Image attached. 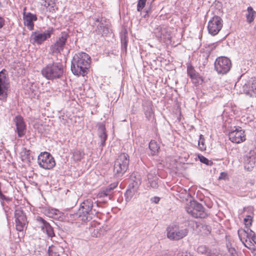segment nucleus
<instances>
[{"label":"nucleus","mask_w":256,"mask_h":256,"mask_svg":"<svg viewBox=\"0 0 256 256\" xmlns=\"http://www.w3.org/2000/svg\"><path fill=\"white\" fill-rule=\"evenodd\" d=\"M90 56L86 52L76 54L73 56L71 63V70L76 76H84L90 68Z\"/></svg>","instance_id":"f257e3e1"},{"label":"nucleus","mask_w":256,"mask_h":256,"mask_svg":"<svg viewBox=\"0 0 256 256\" xmlns=\"http://www.w3.org/2000/svg\"><path fill=\"white\" fill-rule=\"evenodd\" d=\"M98 201L94 198H89L84 200L80 205L76 215L84 222L91 220L94 215L98 212L96 208L98 207Z\"/></svg>","instance_id":"f03ea898"},{"label":"nucleus","mask_w":256,"mask_h":256,"mask_svg":"<svg viewBox=\"0 0 256 256\" xmlns=\"http://www.w3.org/2000/svg\"><path fill=\"white\" fill-rule=\"evenodd\" d=\"M64 67L60 62L49 64L42 70V75L46 79L54 80L60 78L64 73Z\"/></svg>","instance_id":"7ed1b4c3"},{"label":"nucleus","mask_w":256,"mask_h":256,"mask_svg":"<svg viewBox=\"0 0 256 256\" xmlns=\"http://www.w3.org/2000/svg\"><path fill=\"white\" fill-rule=\"evenodd\" d=\"M130 157L126 153H122L118 156L114 162V174L115 176H122L128 169Z\"/></svg>","instance_id":"20e7f679"},{"label":"nucleus","mask_w":256,"mask_h":256,"mask_svg":"<svg viewBox=\"0 0 256 256\" xmlns=\"http://www.w3.org/2000/svg\"><path fill=\"white\" fill-rule=\"evenodd\" d=\"M189 230L186 228L177 224L169 226L166 228L167 237L170 240H178L186 237Z\"/></svg>","instance_id":"39448f33"},{"label":"nucleus","mask_w":256,"mask_h":256,"mask_svg":"<svg viewBox=\"0 0 256 256\" xmlns=\"http://www.w3.org/2000/svg\"><path fill=\"white\" fill-rule=\"evenodd\" d=\"M185 208L187 212L194 218H204L208 216L202 204L196 201H190Z\"/></svg>","instance_id":"423d86ee"},{"label":"nucleus","mask_w":256,"mask_h":256,"mask_svg":"<svg viewBox=\"0 0 256 256\" xmlns=\"http://www.w3.org/2000/svg\"><path fill=\"white\" fill-rule=\"evenodd\" d=\"M54 32L53 28H48L43 32L36 30L32 32L30 36V41L32 44L40 45L51 37Z\"/></svg>","instance_id":"0eeeda50"},{"label":"nucleus","mask_w":256,"mask_h":256,"mask_svg":"<svg viewBox=\"0 0 256 256\" xmlns=\"http://www.w3.org/2000/svg\"><path fill=\"white\" fill-rule=\"evenodd\" d=\"M10 88L9 78L6 71L2 70L0 72V100L6 102L8 91Z\"/></svg>","instance_id":"6e6552de"},{"label":"nucleus","mask_w":256,"mask_h":256,"mask_svg":"<svg viewBox=\"0 0 256 256\" xmlns=\"http://www.w3.org/2000/svg\"><path fill=\"white\" fill-rule=\"evenodd\" d=\"M232 62L226 56L218 58L214 62V69L218 74H225L230 70Z\"/></svg>","instance_id":"1a4fd4ad"},{"label":"nucleus","mask_w":256,"mask_h":256,"mask_svg":"<svg viewBox=\"0 0 256 256\" xmlns=\"http://www.w3.org/2000/svg\"><path fill=\"white\" fill-rule=\"evenodd\" d=\"M38 163L40 166L45 170L52 169L56 165L53 156L48 152H42L38 158Z\"/></svg>","instance_id":"9d476101"},{"label":"nucleus","mask_w":256,"mask_h":256,"mask_svg":"<svg viewBox=\"0 0 256 256\" xmlns=\"http://www.w3.org/2000/svg\"><path fill=\"white\" fill-rule=\"evenodd\" d=\"M68 34L65 32H62L56 42L50 47V50L52 54H60L64 48L66 42L68 38Z\"/></svg>","instance_id":"9b49d317"},{"label":"nucleus","mask_w":256,"mask_h":256,"mask_svg":"<svg viewBox=\"0 0 256 256\" xmlns=\"http://www.w3.org/2000/svg\"><path fill=\"white\" fill-rule=\"evenodd\" d=\"M222 27V20L218 16H214L210 19L208 25V30L209 34L212 36H216L218 34Z\"/></svg>","instance_id":"f8f14e48"},{"label":"nucleus","mask_w":256,"mask_h":256,"mask_svg":"<svg viewBox=\"0 0 256 256\" xmlns=\"http://www.w3.org/2000/svg\"><path fill=\"white\" fill-rule=\"evenodd\" d=\"M238 234L239 238L244 245L246 247L250 248L252 245L251 237L254 236V232L248 228H246V229H239Z\"/></svg>","instance_id":"ddd939ff"},{"label":"nucleus","mask_w":256,"mask_h":256,"mask_svg":"<svg viewBox=\"0 0 256 256\" xmlns=\"http://www.w3.org/2000/svg\"><path fill=\"white\" fill-rule=\"evenodd\" d=\"M36 221L43 232L46 234L52 240L53 238L55 236V234L54 229L50 224L43 218L39 216L36 218Z\"/></svg>","instance_id":"4468645a"},{"label":"nucleus","mask_w":256,"mask_h":256,"mask_svg":"<svg viewBox=\"0 0 256 256\" xmlns=\"http://www.w3.org/2000/svg\"><path fill=\"white\" fill-rule=\"evenodd\" d=\"M14 217L16 230L22 232L27 222L26 215L22 210L16 209L15 210Z\"/></svg>","instance_id":"2eb2a0df"},{"label":"nucleus","mask_w":256,"mask_h":256,"mask_svg":"<svg viewBox=\"0 0 256 256\" xmlns=\"http://www.w3.org/2000/svg\"><path fill=\"white\" fill-rule=\"evenodd\" d=\"M256 152L254 150H250L244 156V164L245 169L250 171L254 168L256 162Z\"/></svg>","instance_id":"dca6fc26"},{"label":"nucleus","mask_w":256,"mask_h":256,"mask_svg":"<svg viewBox=\"0 0 256 256\" xmlns=\"http://www.w3.org/2000/svg\"><path fill=\"white\" fill-rule=\"evenodd\" d=\"M240 128H236L234 130L230 132L228 134L229 139L232 142L238 144L245 140L244 132Z\"/></svg>","instance_id":"f3484780"},{"label":"nucleus","mask_w":256,"mask_h":256,"mask_svg":"<svg viewBox=\"0 0 256 256\" xmlns=\"http://www.w3.org/2000/svg\"><path fill=\"white\" fill-rule=\"evenodd\" d=\"M243 91L250 96L256 94V78H252L243 86Z\"/></svg>","instance_id":"a211bd4d"},{"label":"nucleus","mask_w":256,"mask_h":256,"mask_svg":"<svg viewBox=\"0 0 256 256\" xmlns=\"http://www.w3.org/2000/svg\"><path fill=\"white\" fill-rule=\"evenodd\" d=\"M94 24L96 26L97 28L96 31L102 36H106L110 32V28L107 24L104 23L102 18H96L94 22Z\"/></svg>","instance_id":"6ab92c4d"},{"label":"nucleus","mask_w":256,"mask_h":256,"mask_svg":"<svg viewBox=\"0 0 256 256\" xmlns=\"http://www.w3.org/2000/svg\"><path fill=\"white\" fill-rule=\"evenodd\" d=\"M15 123L18 136L21 138L26 132V125L23 118L20 116H16L15 118Z\"/></svg>","instance_id":"aec40b11"},{"label":"nucleus","mask_w":256,"mask_h":256,"mask_svg":"<svg viewBox=\"0 0 256 256\" xmlns=\"http://www.w3.org/2000/svg\"><path fill=\"white\" fill-rule=\"evenodd\" d=\"M43 213L46 216L54 219H58L63 215V214L58 209L49 207L44 208Z\"/></svg>","instance_id":"412c9836"},{"label":"nucleus","mask_w":256,"mask_h":256,"mask_svg":"<svg viewBox=\"0 0 256 256\" xmlns=\"http://www.w3.org/2000/svg\"><path fill=\"white\" fill-rule=\"evenodd\" d=\"M36 20L37 17L36 14H32L30 12H28L26 14H24V24L30 30L34 29V22L36 21Z\"/></svg>","instance_id":"4be33fe9"},{"label":"nucleus","mask_w":256,"mask_h":256,"mask_svg":"<svg viewBox=\"0 0 256 256\" xmlns=\"http://www.w3.org/2000/svg\"><path fill=\"white\" fill-rule=\"evenodd\" d=\"M158 178L156 176V170L154 172L151 171L148 174V187H150L152 188H156L158 186Z\"/></svg>","instance_id":"5701e85b"},{"label":"nucleus","mask_w":256,"mask_h":256,"mask_svg":"<svg viewBox=\"0 0 256 256\" xmlns=\"http://www.w3.org/2000/svg\"><path fill=\"white\" fill-rule=\"evenodd\" d=\"M158 32H156V36L160 38V40L166 42L167 40H170L171 34L170 32L166 28H158Z\"/></svg>","instance_id":"b1692460"},{"label":"nucleus","mask_w":256,"mask_h":256,"mask_svg":"<svg viewBox=\"0 0 256 256\" xmlns=\"http://www.w3.org/2000/svg\"><path fill=\"white\" fill-rule=\"evenodd\" d=\"M98 134L100 141V146L102 147L105 145V142L107 138V134L106 132V128L103 124L98 126Z\"/></svg>","instance_id":"393cba45"},{"label":"nucleus","mask_w":256,"mask_h":256,"mask_svg":"<svg viewBox=\"0 0 256 256\" xmlns=\"http://www.w3.org/2000/svg\"><path fill=\"white\" fill-rule=\"evenodd\" d=\"M22 160L24 162H30L33 159L31 152L26 148H23L20 153Z\"/></svg>","instance_id":"a878e982"},{"label":"nucleus","mask_w":256,"mask_h":256,"mask_svg":"<svg viewBox=\"0 0 256 256\" xmlns=\"http://www.w3.org/2000/svg\"><path fill=\"white\" fill-rule=\"evenodd\" d=\"M256 16V12L254 10L252 6H248L247 8V14H246V22L251 24L254 22Z\"/></svg>","instance_id":"bb28decb"},{"label":"nucleus","mask_w":256,"mask_h":256,"mask_svg":"<svg viewBox=\"0 0 256 256\" xmlns=\"http://www.w3.org/2000/svg\"><path fill=\"white\" fill-rule=\"evenodd\" d=\"M131 182H132L130 184L128 187L137 191L141 184L140 178H136V176H132L131 178Z\"/></svg>","instance_id":"cd10ccee"},{"label":"nucleus","mask_w":256,"mask_h":256,"mask_svg":"<svg viewBox=\"0 0 256 256\" xmlns=\"http://www.w3.org/2000/svg\"><path fill=\"white\" fill-rule=\"evenodd\" d=\"M40 3L42 6L46 8H49V10L50 12L54 10L56 3L54 0H42Z\"/></svg>","instance_id":"c85d7f7f"},{"label":"nucleus","mask_w":256,"mask_h":256,"mask_svg":"<svg viewBox=\"0 0 256 256\" xmlns=\"http://www.w3.org/2000/svg\"><path fill=\"white\" fill-rule=\"evenodd\" d=\"M84 155L83 150L76 149L74 150L72 158L74 161H80L83 158Z\"/></svg>","instance_id":"c756f323"},{"label":"nucleus","mask_w":256,"mask_h":256,"mask_svg":"<svg viewBox=\"0 0 256 256\" xmlns=\"http://www.w3.org/2000/svg\"><path fill=\"white\" fill-rule=\"evenodd\" d=\"M144 110L146 117L150 119L153 113L151 104L148 103L146 105H144Z\"/></svg>","instance_id":"7c9ffc66"},{"label":"nucleus","mask_w":256,"mask_h":256,"mask_svg":"<svg viewBox=\"0 0 256 256\" xmlns=\"http://www.w3.org/2000/svg\"><path fill=\"white\" fill-rule=\"evenodd\" d=\"M58 249L62 250L60 247L58 248L53 246H50L48 250L49 256H60Z\"/></svg>","instance_id":"2f4dec72"},{"label":"nucleus","mask_w":256,"mask_h":256,"mask_svg":"<svg viewBox=\"0 0 256 256\" xmlns=\"http://www.w3.org/2000/svg\"><path fill=\"white\" fill-rule=\"evenodd\" d=\"M149 148L151 151L152 155H154L158 152L159 146L156 142L154 140H151L149 144Z\"/></svg>","instance_id":"473e14b6"},{"label":"nucleus","mask_w":256,"mask_h":256,"mask_svg":"<svg viewBox=\"0 0 256 256\" xmlns=\"http://www.w3.org/2000/svg\"><path fill=\"white\" fill-rule=\"evenodd\" d=\"M136 192V190L128 187V188L126 190L124 194L126 201H130L134 195V194Z\"/></svg>","instance_id":"72a5a7b5"},{"label":"nucleus","mask_w":256,"mask_h":256,"mask_svg":"<svg viewBox=\"0 0 256 256\" xmlns=\"http://www.w3.org/2000/svg\"><path fill=\"white\" fill-rule=\"evenodd\" d=\"M198 148L201 151H204L206 150V145L205 144V140L204 136L202 134L199 136V140L198 141Z\"/></svg>","instance_id":"f704fd0d"},{"label":"nucleus","mask_w":256,"mask_h":256,"mask_svg":"<svg viewBox=\"0 0 256 256\" xmlns=\"http://www.w3.org/2000/svg\"><path fill=\"white\" fill-rule=\"evenodd\" d=\"M192 82L195 85H198L201 84L203 81L202 78L200 76V75L197 73L194 76L190 78Z\"/></svg>","instance_id":"c9c22d12"},{"label":"nucleus","mask_w":256,"mask_h":256,"mask_svg":"<svg viewBox=\"0 0 256 256\" xmlns=\"http://www.w3.org/2000/svg\"><path fill=\"white\" fill-rule=\"evenodd\" d=\"M1 186L2 184L0 182V202L2 206H4V202L6 201L8 202L10 200V199L8 197L2 194V191L1 190Z\"/></svg>","instance_id":"e433bc0d"},{"label":"nucleus","mask_w":256,"mask_h":256,"mask_svg":"<svg viewBox=\"0 0 256 256\" xmlns=\"http://www.w3.org/2000/svg\"><path fill=\"white\" fill-rule=\"evenodd\" d=\"M198 158L201 162L205 164L208 166H210L212 164V162L211 160H208V158L202 155H198Z\"/></svg>","instance_id":"4c0bfd02"},{"label":"nucleus","mask_w":256,"mask_h":256,"mask_svg":"<svg viewBox=\"0 0 256 256\" xmlns=\"http://www.w3.org/2000/svg\"><path fill=\"white\" fill-rule=\"evenodd\" d=\"M206 255L208 256H220V253L218 250L215 248H208Z\"/></svg>","instance_id":"58836bf2"},{"label":"nucleus","mask_w":256,"mask_h":256,"mask_svg":"<svg viewBox=\"0 0 256 256\" xmlns=\"http://www.w3.org/2000/svg\"><path fill=\"white\" fill-rule=\"evenodd\" d=\"M147 0H138L137 4V10L138 12L142 11L144 7Z\"/></svg>","instance_id":"ea45409f"},{"label":"nucleus","mask_w":256,"mask_h":256,"mask_svg":"<svg viewBox=\"0 0 256 256\" xmlns=\"http://www.w3.org/2000/svg\"><path fill=\"white\" fill-rule=\"evenodd\" d=\"M187 72L188 76L191 78L194 76L198 72L194 70V67L192 66H188L187 68Z\"/></svg>","instance_id":"a19ab883"},{"label":"nucleus","mask_w":256,"mask_h":256,"mask_svg":"<svg viewBox=\"0 0 256 256\" xmlns=\"http://www.w3.org/2000/svg\"><path fill=\"white\" fill-rule=\"evenodd\" d=\"M208 249L206 246H200L197 248V252L199 254H206Z\"/></svg>","instance_id":"79ce46f5"},{"label":"nucleus","mask_w":256,"mask_h":256,"mask_svg":"<svg viewBox=\"0 0 256 256\" xmlns=\"http://www.w3.org/2000/svg\"><path fill=\"white\" fill-rule=\"evenodd\" d=\"M252 218L250 216H247L246 218H244V222L246 228L249 227L252 224Z\"/></svg>","instance_id":"37998d69"},{"label":"nucleus","mask_w":256,"mask_h":256,"mask_svg":"<svg viewBox=\"0 0 256 256\" xmlns=\"http://www.w3.org/2000/svg\"><path fill=\"white\" fill-rule=\"evenodd\" d=\"M227 247L228 252L232 256H238L236 250L234 248L230 247L228 245L227 246Z\"/></svg>","instance_id":"c03bdc74"},{"label":"nucleus","mask_w":256,"mask_h":256,"mask_svg":"<svg viewBox=\"0 0 256 256\" xmlns=\"http://www.w3.org/2000/svg\"><path fill=\"white\" fill-rule=\"evenodd\" d=\"M118 184L117 182H114L111 184L110 186H108V190L112 191L114 188L117 187Z\"/></svg>","instance_id":"a18cd8bd"},{"label":"nucleus","mask_w":256,"mask_h":256,"mask_svg":"<svg viewBox=\"0 0 256 256\" xmlns=\"http://www.w3.org/2000/svg\"><path fill=\"white\" fill-rule=\"evenodd\" d=\"M98 198H104V196H108L107 194L103 190L102 191L98 192L97 195Z\"/></svg>","instance_id":"49530a36"},{"label":"nucleus","mask_w":256,"mask_h":256,"mask_svg":"<svg viewBox=\"0 0 256 256\" xmlns=\"http://www.w3.org/2000/svg\"><path fill=\"white\" fill-rule=\"evenodd\" d=\"M176 256H190V255L187 252H178Z\"/></svg>","instance_id":"de8ad7c7"},{"label":"nucleus","mask_w":256,"mask_h":256,"mask_svg":"<svg viewBox=\"0 0 256 256\" xmlns=\"http://www.w3.org/2000/svg\"><path fill=\"white\" fill-rule=\"evenodd\" d=\"M160 198L157 196L153 197L151 198V201L155 204H157L160 201Z\"/></svg>","instance_id":"09e8293b"},{"label":"nucleus","mask_w":256,"mask_h":256,"mask_svg":"<svg viewBox=\"0 0 256 256\" xmlns=\"http://www.w3.org/2000/svg\"><path fill=\"white\" fill-rule=\"evenodd\" d=\"M4 24V19L0 16V29L3 27Z\"/></svg>","instance_id":"8fccbe9b"},{"label":"nucleus","mask_w":256,"mask_h":256,"mask_svg":"<svg viewBox=\"0 0 256 256\" xmlns=\"http://www.w3.org/2000/svg\"><path fill=\"white\" fill-rule=\"evenodd\" d=\"M251 241L252 242H254L255 244H256V235L255 233L254 232V236H252L251 237Z\"/></svg>","instance_id":"3c124183"},{"label":"nucleus","mask_w":256,"mask_h":256,"mask_svg":"<svg viewBox=\"0 0 256 256\" xmlns=\"http://www.w3.org/2000/svg\"><path fill=\"white\" fill-rule=\"evenodd\" d=\"M104 190L107 194L108 196H110L112 191H110V190H108V187L106 188Z\"/></svg>","instance_id":"603ef678"},{"label":"nucleus","mask_w":256,"mask_h":256,"mask_svg":"<svg viewBox=\"0 0 256 256\" xmlns=\"http://www.w3.org/2000/svg\"><path fill=\"white\" fill-rule=\"evenodd\" d=\"M30 90L32 92V94L34 92V90L33 89V86L32 85V88H30Z\"/></svg>","instance_id":"864d4df0"},{"label":"nucleus","mask_w":256,"mask_h":256,"mask_svg":"<svg viewBox=\"0 0 256 256\" xmlns=\"http://www.w3.org/2000/svg\"><path fill=\"white\" fill-rule=\"evenodd\" d=\"M156 256H163L161 255L160 254H158L156 255Z\"/></svg>","instance_id":"5fc2aeb1"},{"label":"nucleus","mask_w":256,"mask_h":256,"mask_svg":"<svg viewBox=\"0 0 256 256\" xmlns=\"http://www.w3.org/2000/svg\"><path fill=\"white\" fill-rule=\"evenodd\" d=\"M62 256H66L64 254H62Z\"/></svg>","instance_id":"6e6d98bb"}]
</instances>
